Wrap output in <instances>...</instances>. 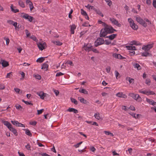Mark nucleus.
Here are the masks:
<instances>
[{
    "instance_id": "f257e3e1",
    "label": "nucleus",
    "mask_w": 156,
    "mask_h": 156,
    "mask_svg": "<svg viewBox=\"0 0 156 156\" xmlns=\"http://www.w3.org/2000/svg\"><path fill=\"white\" fill-rule=\"evenodd\" d=\"M136 21L145 27H147V24H151V22L147 18L143 20L139 16L136 17Z\"/></svg>"
},
{
    "instance_id": "f03ea898",
    "label": "nucleus",
    "mask_w": 156,
    "mask_h": 156,
    "mask_svg": "<svg viewBox=\"0 0 156 156\" xmlns=\"http://www.w3.org/2000/svg\"><path fill=\"white\" fill-rule=\"evenodd\" d=\"M2 122L10 131L13 133L15 136H16L17 135L16 130L12 127L11 124L8 121H4L3 120H2Z\"/></svg>"
},
{
    "instance_id": "7ed1b4c3",
    "label": "nucleus",
    "mask_w": 156,
    "mask_h": 156,
    "mask_svg": "<svg viewBox=\"0 0 156 156\" xmlns=\"http://www.w3.org/2000/svg\"><path fill=\"white\" fill-rule=\"evenodd\" d=\"M139 92L140 93L145 94L147 96L155 94V93L154 92L150 90H139Z\"/></svg>"
},
{
    "instance_id": "20e7f679",
    "label": "nucleus",
    "mask_w": 156,
    "mask_h": 156,
    "mask_svg": "<svg viewBox=\"0 0 156 156\" xmlns=\"http://www.w3.org/2000/svg\"><path fill=\"white\" fill-rule=\"evenodd\" d=\"M108 34H111L113 33L115 30L111 26L106 24L104 27Z\"/></svg>"
},
{
    "instance_id": "39448f33",
    "label": "nucleus",
    "mask_w": 156,
    "mask_h": 156,
    "mask_svg": "<svg viewBox=\"0 0 156 156\" xmlns=\"http://www.w3.org/2000/svg\"><path fill=\"white\" fill-rule=\"evenodd\" d=\"M37 44L39 50L41 51L44 49L46 45V43L44 42L43 41L37 42Z\"/></svg>"
},
{
    "instance_id": "423d86ee",
    "label": "nucleus",
    "mask_w": 156,
    "mask_h": 156,
    "mask_svg": "<svg viewBox=\"0 0 156 156\" xmlns=\"http://www.w3.org/2000/svg\"><path fill=\"white\" fill-rule=\"evenodd\" d=\"M129 95L135 100L138 101H140L141 98L138 94H136L133 93H131L129 94Z\"/></svg>"
},
{
    "instance_id": "0eeeda50",
    "label": "nucleus",
    "mask_w": 156,
    "mask_h": 156,
    "mask_svg": "<svg viewBox=\"0 0 156 156\" xmlns=\"http://www.w3.org/2000/svg\"><path fill=\"white\" fill-rule=\"evenodd\" d=\"M105 42L104 40L101 38H99L97 39L94 43V45L96 47L103 44Z\"/></svg>"
},
{
    "instance_id": "6e6552de",
    "label": "nucleus",
    "mask_w": 156,
    "mask_h": 156,
    "mask_svg": "<svg viewBox=\"0 0 156 156\" xmlns=\"http://www.w3.org/2000/svg\"><path fill=\"white\" fill-rule=\"evenodd\" d=\"M36 94L40 97L41 99L42 100L44 99V98L46 97L48 95V94L44 93L42 91L37 92L36 93Z\"/></svg>"
},
{
    "instance_id": "1a4fd4ad",
    "label": "nucleus",
    "mask_w": 156,
    "mask_h": 156,
    "mask_svg": "<svg viewBox=\"0 0 156 156\" xmlns=\"http://www.w3.org/2000/svg\"><path fill=\"white\" fill-rule=\"evenodd\" d=\"M11 123L14 125L16 126L25 127L24 125L19 122L18 121L15 120H12L11 121Z\"/></svg>"
},
{
    "instance_id": "9d476101",
    "label": "nucleus",
    "mask_w": 156,
    "mask_h": 156,
    "mask_svg": "<svg viewBox=\"0 0 156 156\" xmlns=\"http://www.w3.org/2000/svg\"><path fill=\"white\" fill-rule=\"evenodd\" d=\"M22 17L26 20H28L30 22H32L34 18L32 16H31L27 14H25Z\"/></svg>"
},
{
    "instance_id": "9b49d317",
    "label": "nucleus",
    "mask_w": 156,
    "mask_h": 156,
    "mask_svg": "<svg viewBox=\"0 0 156 156\" xmlns=\"http://www.w3.org/2000/svg\"><path fill=\"white\" fill-rule=\"evenodd\" d=\"M92 46L90 44H84V46L83 47V49L86 51L89 52L91 51V49L92 48Z\"/></svg>"
},
{
    "instance_id": "f8f14e48",
    "label": "nucleus",
    "mask_w": 156,
    "mask_h": 156,
    "mask_svg": "<svg viewBox=\"0 0 156 156\" xmlns=\"http://www.w3.org/2000/svg\"><path fill=\"white\" fill-rule=\"evenodd\" d=\"M153 47L152 44H149L147 45H144L142 47V49L145 51H147L152 48Z\"/></svg>"
},
{
    "instance_id": "ddd939ff",
    "label": "nucleus",
    "mask_w": 156,
    "mask_h": 156,
    "mask_svg": "<svg viewBox=\"0 0 156 156\" xmlns=\"http://www.w3.org/2000/svg\"><path fill=\"white\" fill-rule=\"evenodd\" d=\"M109 20L112 24L116 25L118 27H120L121 26V24L118 22L117 20L114 18H110Z\"/></svg>"
},
{
    "instance_id": "4468645a",
    "label": "nucleus",
    "mask_w": 156,
    "mask_h": 156,
    "mask_svg": "<svg viewBox=\"0 0 156 156\" xmlns=\"http://www.w3.org/2000/svg\"><path fill=\"white\" fill-rule=\"evenodd\" d=\"M106 30L105 29V27L104 28L101 29V30L100 33V37H105L106 35L108 34Z\"/></svg>"
},
{
    "instance_id": "2eb2a0df",
    "label": "nucleus",
    "mask_w": 156,
    "mask_h": 156,
    "mask_svg": "<svg viewBox=\"0 0 156 156\" xmlns=\"http://www.w3.org/2000/svg\"><path fill=\"white\" fill-rule=\"evenodd\" d=\"M26 3L27 5H29L30 10L31 11L34 8L32 2L30 0H26Z\"/></svg>"
},
{
    "instance_id": "dca6fc26",
    "label": "nucleus",
    "mask_w": 156,
    "mask_h": 156,
    "mask_svg": "<svg viewBox=\"0 0 156 156\" xmlns=\"http://www.w3.org/2000/svg\"><path fill=\"white\" fill-rule=\"evenodd\" d=\"M113 57L116 59H123L124 58L120 54L114 53L112 55Z\"/></svg>"
},
{
    "instance_id": "f3484780",
    "label": "nucleus",
    "mask_w": 156,
    "mask_h": 156,
    "mask_svg": "<svg viewBox=\"0 0 156 156\" xmlns=\"http://www.w3.org/2000/svg\"><path fill=\"white\" fill-rule=\"evenodd\" d=\"M0 64H1L4 67H6L9 65V63L7 62L2 59L0 60Z\"/></svg>"
},
{
    "instance_id": "a211bd4d",
    "label": "nucleus",
    "mask_w": 156,
    "mask_h": 156,
    "mask_svg": "<svg viewBox=\"0 0 156 156\" xmlns=\"http://www.w3.org/2000/svg\"><path fill=\"white\" fill-rule=\"evenodd\" d=\"M116 96L119 98H127V96L121 92H119L116 94Z\"/></svg>"
},
{
    "instance_id": "6ab92c4d",
    "label": "nucleus",
    "mask_w": 156,
    "mask_h": 156,
    "mask_svg": "<svg viewBox=\"0 0 156 156\" xmlns=\"http://www.w3.org/2000/svg\"><path fill=\"white\" fill-rule=\"evenodd\" d=\"M130 45H140V43L138 41H131L129 43Z\"/></svg>"
},
{
    "instance_id": "aec40b11",
    "label": "nucleus",
    "mask_w": 156,
    "mask_h": 156,
    "mask_svg": "<svg viewBox=\"0 0 156 156\" xmlns=\"http://www.w3.org/2000/svg\"><path fill=\"white\" fill-rule=\"evenodd\" d=\"M67 111L69 112H73L75 114L77 113L78 112L77 110L73 108H69Z\"/></svg>"
},
{
    "instance_id": "412c9836",
    "label": "nucleus",
    "mask_w": 156,
    "mask_h": 156,
    "mask_svg": "<svg viewBox=\"0 0 156 156\" xmlns=\"http://www.w3.org/2000/svg\"><path fill=\"white\" fill-rule=\"evenodd\" d=\"M52 43H53L54 44L58 45L61 46L62 44V43L60 42L59 41H52Z\"/></svg>"
},
{
    "instance_id": "4be33fe9",
    "label": "nucleus",
    "mask_w": 156,
    "mask_h": 156,
    "mask_svg": "<svg viewBox=\"0 0 156 156\" xmlns=\"http://www.w3.org/2000/svg\"><path fill=\"white\" fill-rule=\"evenodd\" d=\"M130 26V27L134 30H136L138 29V26L134 22Z\"/></svg>"
},
{
    "instance_id": "5701e85b",
    "label": "nucleus",
    "mask_w": 156,
    "mask_h": 156,
    "mask_svg": "<svg viewBox=\"0 0 156 156\" xmlns=\"http://www.w3.org/2000/svg\"><path fill=\"white\" fill-rule=\"evenodd\" d=\"M126 48L127 50H136V48L135 46H126Z\"/></svg>"
},
{
    "instance_id": "b1692460",
    "label": "nucleus",
    "mask_w": 156,
    "mask_h": 156,
    "mask_svg": "<svg viewBox=\"0 0 156 156\" xmlns=\"http://www.w3.org/2000/svg\"><path fill=\"white\" fill-rule=\"evenodd\" d=\"M94 116L98 120L102 119L101 117L100 116V114L98 112L95 113L94 115Z\"/></svg>"
},
{
    "instance_id": "393cba45",
    "label": "nucleus",
    "mask_w": 156,
    "mask_h": 156,
    "mask_svg": "<svg viewBox=\"0 0 156 156\" xmlns=\"http://www.w3.org/2000/svg\"><path fill=\"white\" fill-rule=\"evenodd\" d=\"M19 5L22 8H24L25 7L24 2L22 0H20L18 2Z\"/></svg>"
},
{
    "instance_id": "a878e982",
    "label": "nucleus",
    "mask_w": 156,
    "mask_h": 156,
    "mask_svg": "<svg viewBox=\"0 0 156 156\" xmlns=\"http://www.w3.org/2000/svg\"><path fill=\"white\" fill-rule=\"evenodd\" d=\"M48 66V65L47 63H44L42 66L41 69L44 70L45 71H46L47 70Z\"/></svg>"
},
{
    "instance_id": "bb28decb",
    "label": "nucleus",
    "mask_w": 156,
    "mask_h": 156,
    "mask_svg": "<svg viewBox=\"0 0 156 156\" xmlns=\"http://www.w3.org/2000/svg\"><path fill=\"white\" fill-rule=\"evenodd\" d=\"M117 36L116 34H113L110 35L109 36L106 37L107 38H108L111 40H112L114 39Z\"/></svg>"
},
{
    "instance_id": "cd10ccee",
    "label": "nucleus",
    "mask_w": 156,
    "mask_h": 156,
    "mask_svg": "<svg viewBox=\"0 0 156 156\" xmlns=\"http://www.w3.org/2000/svg\"><path fill=\"white\" fill-rule=\"evenodd\" d=\"M78 99L81 103L83 104H86L87 102V101L85 100L83 98L81 97H78Z\"/></svg>"
},
{
    "instance_id": "c85d7f7f",
    "label": "nucleus",
    "mask_w": 156,
    "mask_h": 156,
    "mask_svg": "<svg viewBox=\"0 0 156 156\" xmlns=\"http://www.w3.org/2000/svg\"><path fill=\"white\" fill-rule=\"evenodd\" d=\"M146 101L150 104L153 105H154V104L155 103L153 100L148 99V98H146Z\"/></svg>"
},
{
    "instance_id": "c756f323",
    "label": "nucleus",
    "mask_w": 156,
    "mask_h": 156,
    "mask_svg": "<svg viewBox=\"0 0 156 156\" xmlns=\"http://www.w3.org/2000/svg\"><path fill=\"white\" fill-rule=\"evenodd\" d=\"M76 28L75 26L74 25H73L71 27V33L72 34H73L74 33V30Z\"/></svg>"
},
{
    "instance_id": "7c9ffc66",
    "label": "nucleus",
    "mask_w": 156,
    "mask_h": 156,
    "mask_svg": "<svg viewBox=\"0 0 156 156\" xmlns=\"http://www.w3.org/2000/svg\"><path fill=\"white\" fill-rule=\"evenodd\" d=\"M134 67L136 68L138 70H140L141 69L140 66L138 64L135 63L133 65Z\"/></svg>"
},
{
    "instance_id": "2f4dec72",
    "label": "nucleus",
    "mask_w": 156,
    "mask_h": 156,
    "mask_svg": "<svg viewBox=\"0 0 156 156\" xmlns=\"http://www.w3.org/2000/svg\"><path fill=\"white\" fill-rule=\"evenodd\" d=\"M80 92L82 93H83L85 94H88V92L86 90L83 89H80L79 90Z\"/></svg>"
},
{
    "instance_id": "473e14b6",
    "label": "nucleus",
    "mask_w": 156,
    "mask_h": 156,
    "mask_svg": "<svg viewBox=\"0 0 156 156\" xmlns=\"http://www.w3.org/2000/svg\"><path fill=\"white\" fill-rule=\"evenodd\" d=\"M44 58L41 57L38 58L36 62H37L41 63L44 61Z\"/></svg>"
},
{
    "instance_id": "72a5a7b5",
    "label": "nucleus",
    "mask_w": 156,
    "mask_h": 156,
    "mask_svg": "<svg viewBox=\"0 0 156 156\" xmlns=\"http://www.w3.org/2000/svg\"><path fill=\"white\" fill-rule=\"evenodd\" d=\"M23 130L25 131V133L27 135L29 136H31L32 135V134L30 133V131L28 129H23Z\"/></svg>"
},
{
    "instance_id": "f704fd0d",
    "label": "nucleus",
    "mask_w": 156,
    "mask_h": 156,
    "mask_svg": "<svg viewBox=\"0 0 156 156\" xmlns=\"http://www.w3.org/2000/svg\"><path fill=\"white\" fill-rule=\"evenodd\" d=\"M129 114L131 115L132 116H133L134 118L136 119L138 117L139 114H136L135 113H133L130 112L129 113Z\"/></svg>"
},
{
    "instance_id": "c9c22d12",
    "label": "nucleus",
    "mask_w": 156,
    "mask_h": 156,
    "mask_svg": "<svg viewBox=\"0 0 156 156\" xmlns=\"http://www.w3.org/2000/svg\"><path fill=\"white\" fill-rule=\"evenodd\" d=\"M11 11L14 13H16L19 12V10L18 9H14L12 5H11L10 6Z\"/></svg>"
},
{
    "instance_id": "e433bc0d",
    "label": "nucleus",
    "mask_w": 156,
    "mask_h": 156,
    "mask_svg": "<svg viewBox=\"0 0 156 156\" xmlns=\"http://www.w3.org/2000/svg\"><path fill=\"white\" fill-rule=\"evenodd\" d=\"M104 132L107 136H114L113 133H111L109 131H104Z\"/></svg>"
},
{
    "instance_id": "4c0bfd02",
    "label": "nucleus",
    "mask_w": 156,
    "mask_h": 156,
    "mask_svg": "<svg viewBox=\"0 0 156 156\" xmlns=\"http://www.w3.org/2000/svg\"><path fill=\"white\" fill-rule=\"evenodd\" d=\"M15 107L18 110H21L23 108V107L20 105L18 104H16Z\"/></svg>"
},
{
    "instance_id": "58836bf2",
    "label": "nucleus",
    "mask_w": 156,
    "mask_h": 156,
    "mask_svg": "<svg viewBox=\"0 0 156 156\" xmlns=\"http://www.w3.org/2000/svg\"><path fill=\"white\" fill-rule=\"evenodd\" d=\"M145 83L147 85L149 86L151 85V81L150 79H147L145 80Z\"/></svg>"
},
{
    "instance_id": "ea45409f",
    "label": "nucleus",
    "mask_w": 156,
    "mask_h": 156,
    "mask_svg": "<svg viewBox=\"0 0 156 156\" xmlns=\"http://www.w3.org/2000/svg\"><path fill=\"white\" fill-rule=\"evenodd\" d=\"M71 101L74 103L75 105H77L78 104V101L75 99L71 98H70Z\"/></svg>"
},
{
    "instance_id": "a19ab883",
    "label": "nucleus",
    "mask_w": 156,
    "mask_h": 156,
    "mask_svg": "<svg viewBox=\"0 0 156 156\" xmlns=\"http://www.w3.org/2000/svg\"><path fill=\"white\" fill-rule=\"evenodd\" d=\"M12 73L11 72L7 74L6 78H11L12 77Z\"/></svg>"
},
{
    "instance_id": "79ce46f5",
    "label": "nucleus",
    "mask_w": 156,
    "mask_h": 156,
    "mask_svg": "<svg viewBox=\"0 0 156 156\" xmlns=\"http://www.w3.org/2000/svg\"><path fill=\"white\" fill-rule=\"evenodd\" d=\"M30 38L31 39H33L34 41L36 42H37L38 41V40L37 39L36 37H35L34 36L32 35L30 37Z\"/></svg>"
},
{
    "instance_id": "37998d69",
    "label": "nucleus",
    "mask_w": 156,
    "mask_h": 156,
    "mask_svg": "<svg viewBox=\"0 0 156 156\" xmlns=\"http://www.w3.org/2000/svg\"><path fill=\"white\" fill-rule=\"evenodd\" d=\"M126 80H128L130 83H133L134 82V79H133L131 78L130 77L126 78Z\"/></svg>"
},
{
    "instance_id": "c03bdc74",
    "label": "nucleus",
    "mask_w": 156,
    "mask_h": 156,
    "mask_svg": "<svg viewBox=\"0 0 156 156\" xmlns=\"http://www.w3.org/2000/svg\"><path fill=\"white\" fill-rule=\"evenodd\" d=\"M128 21L130 25L134 22V20L131 18H128Z\"/></svg>"
},
{
    "instance_id": "a18cd8bd",
    "label": "nucleus",
    "mask_w": 156,
    "mask_h": 156,
    "mask_svg": "<svg viewBox=\"0 0 156 156\" xmlns=\"http://www.w3.org/2000/svg\"><path fill=\"white\" fill-rule=\"evenodd\" d=\"M85 7L89 9H92L94 8V6L90 5L89 4H88L87 5L85 6Z\"/></svg>"
},
{
    "instance_id": "49530a36",
    "label": "nucleus",
    "mask_w": 156,
    "mask_h": 156,
    "mask_svg": "<svg viewBox=\"0 0 156 156\" xmlns=\"http://www.w3.org/2000/svg\"><path fill=\"white\" fill-rule=\"evenodd\" d=\"M105 2L107 3L108 5L109 6H110L112 4V2L111 0H105Z\"/></svg>"
},
{
    "instance_id": "de8ad7c7",
    "label": "nucleus",
    "mask_w": 156,
    "mask_h": 156,
    "mask_svg": "<svg viewBox=\"0 0 156 156\" xmlns=\"http://www.w3.org/2000/svg\"><path fill=\"white\" fill-rule=\"evenodd\" d=\"M96 13L98 14L100 16H101V17H103L104 16V15L103 14V13L101 12L99 10H97L96 11Z\"/></svg>"
},
{
    "instance_id": "09e8293b",
    "label": "nucleus",
    "mask_w": 156,
    "mask_h": 156,
    "mask_svg": "<svg viewBox=\"0 0 156 156\" xmlns=\"http://www.w3.org/2000/svg\"><path fill=\"white\" fill-rule=\"evenodd\" d=\"M26 148L29 151L31 150V146L30 144H28L27 145L25 146Z\"/></svg>"
},
{
    "instance_id": "8fccbe9b",
    "label": "nucleus",
    "mask_w": 156,
    "mask_h": 156,
    "mask_svg": "<svg viewBox=\"0 0 156 156\" xmlns=\"http://www.w3.org/2000/svg\"><path fill=\"white\" fill-rule=\"evenodd\" d=\"M81 14L84 16H85L86 15H87V13L86 12L84 11L83 9H81Z\"/></svg>"
},
{
    "instance_id": "3c124183",
    "label": "nucleus",
    "mask_w": 156,
    "mask_h": 156,
    "mask_svg": "<svg viewBox=\"0 0 156 156\" xmlns=\"http://www.w3.org/2000/svg\"><path fill=\"white\" fill-rule=\"evenodd\" d=\"M73 12V10L72 9H71L69 14V18L71 19L72 18V16L71 15V14Z\"/></svg>"
},
{
    "instance_id": "603ef678",
    "label": "nucleus",
    "mask_w": 156,
    "mask_h": 156,
    "mask_svg": "<svg viewBox=\"0 0 156 156\" xmlns=\"http://www.w3.org/2000/svg\"><path fill=\"white\" fill-rule=\"evenodd\" d=\"M98 23L99 24H102V26L104 27L106 24L105 23L103 22L101 20H99L98 21Z\"/></svg>"
},
{
    "instance_id": "864d4df0",
    "label": "nucleus",
    "mask_w": 156,
    "mask_h": 156,
    "mask_svg": "<svg viewBox=\"0 0 156 156\" xmlns=\"http://www.w3.org/2000/svg\"><path fill=\"white\" fill-rule=\"evenodd\" d=\"M91 51H92L93 52L98 53H99V51H98L96 49L93 48V46H92V49H91Z\"/></svg>"
},
{
    "instance_id": "5fc2aeb1",
    "label": "nucleus",
    "mask_w": 156,
    "mask_h": 156,
    "mask_svg": "<svg viewBox=\"0 0 156 156\" xmlns=\"http://www.w3.org/2000/svg\"><path fill=\"white\" fill-rule=\"evenodd\" d=\"M149 55V53L147 52H145L141 53V55L143 56H147Z\"/></svg>"
},
{
    "instance_id": "6e6d98bb",
    "label": "nucleus",
    "mask_w": 156,
    "mask_h": 156,
    "mask_svg": "<svg viewBox=\"0 0 156 156\" xmlns=\"http://www.w3.org/2000/svg\"><path fill=\"white\" fill-rule=\"evenodd\" d=\"M30 124L33 126H35L37 124V122L35 121H31L29 122Z\"/></svg>"
},
{
    "instance_id": "4d7b16f0",
    "label": "nucleus",
    "mask_w": 156,
    "mask_h": 156,
    "mask_svg": "<svg viewBox=\"0 0 156 156\" xmlns=\"http://www.w3.org/2000/svg\"><path fill=\"white\" fill-rule=\"evenodd\" d=\"M82 142H80L78 143H77L76 144L74 145V146L76 148H77L79 147L80 145L82 143Z\"/></svg>"
},
{
    "instance_id": "13d9d810",
    "label": "nucleus",
    "mask_w": 156,
    "mask_h": 156,
    "mask_svg": "<svg viewBox=\"0 0 156 156\" xmlns=\"http://www.w3.org/2000/svg\"><path fill=\"white\" fill-rule=\"evenodd\" d=\"M22 101L24 102L25 104H26V105H33V104L30 103V102H29L27 101H25L24 100H22Z\"/></svg>"
},
{
    "instance_id": "bf43d9fd",
    "label": "nucleus",
    "mask_w": 156,
    "mask_h": 156,
    "mask_svg": "<svg viewBox=\"0 0 156 156\" xmlns=\"http://www.w3.org/2000/svg\"><path fill=\"white\" fill-rule=\"evenodd\" d=\"M38 154L42 156H49L48 154L46 153H39Z\"/></svg>"
},
{
    "instance_id": "052dcab7",
    "label": "nucleus",
    "mask_w": 156,
    "mask_h": 156,
    "mask_svg": "<svg viewBox=\"0 0 156 156\" xmlns=\"http://www.w3.org/2000/svg\"><path fill=\"white\" fill-rule=\"evenodd\" d=\"M44 110L43 109H41L40 110H37V114L38 115H40L44 111Z\"/></svg>"
},
{
    "instance_id": "680f3d73",
    "label": "nucleus",
    "mask_w": 156,
    "mask_h": 156,
    "mask_svg": "<svg viewBox=\"0 0 156 156\" xmlns=\"http://www.w3.org/2000/svg\"><path fill=\"white\" fill-rule=\"evenodd\" d=\"M64 74L62 73L61 72H58V73H57L56 75V76H62Z\"/></svg>"
},
{
    "instance_id": "e2e57ef3",
    "label": "nucleus",
    "mask_w": 156,
    "mask_h": 156,
    "mask_svg": "<svg viewBox=\"0 0 156 156\" xmlns=\"http://www.w3.org/2000/svg\"><path fill=\"white\" fill-rule=\"evenodd\" d=\"M90 150L92 152H95L96 149L94 147H91L90 148Z\"/></svg>"
},
{
    "instance_id": "0e129e2a",
    "label": "nucleus",
    "mask_w": 156,
    "mask_h": 156,
    "mask_svg": "<svg viewBox=\"0 0 156 156\" xmlns=\"http://www.w3.org/2000/svg\"><path fill=\"white\" fill-rule=\"evenodd\" d=\"M15 91L17 94H19L20 90L18 88H15L14 89Z\"/></svg>"
},
{
    "instance_id": "69168bd1",
    "label": "nucleus",
    "mask_w": 156,
    "mask_h": 156,
    "mask_svg": "<svg viewBox=\"0 0 156 156\" xmlns=\"http://www.w3.org/2000/svg\"><path fill=\"white\" fill-rule=\"evenodd\" d=\"M7 22L9 24L12 25L14 23V22L11 20H7Z\"/></svg>"
},
{
    "instance_id": "338daca9",
    "label": "nucleus",
    "mask_w": 156,
    "mask_h": 156,
    "mask_svg": "<svg viewBox=\"0 0 156 156\" xmlns=\"http://www.w3.org/2000/svg\"><path fill=\"white\" fill-rule=\"evenodd\" d=\"M25 32L27 37H29L30 35V33L29 32V31L27 30H26Z\"/></svg>"
},
{
    "instance_id": "774afa93",
    "label": "nucleus",
    "mask_w": 156,
    "mask_h": 156,
    "mask_svg": "<svg viewBox=\"0 0 156 156\" xmlns=\"http://www.w3.org/2000/svg\"><path fill=\"white\" fill-rule=\"evenodd\" d=\"M54 92L56 96L58 95L59 94V91L57 90H54Z\"/></svg>"
}]
</instances>
